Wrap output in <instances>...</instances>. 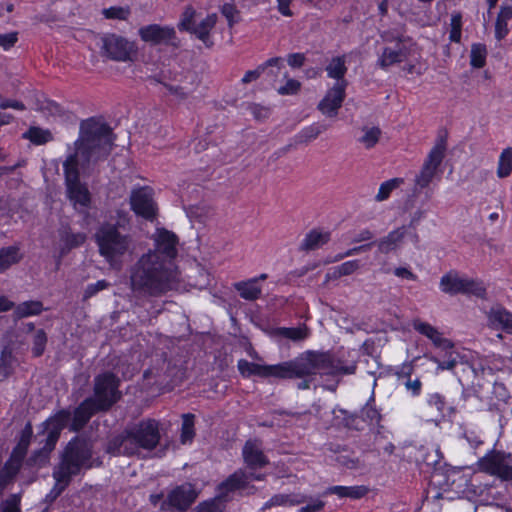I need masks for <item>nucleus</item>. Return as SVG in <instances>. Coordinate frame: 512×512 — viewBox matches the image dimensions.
Wrapping results in <instances>:
<instances>
[{
  "label": "nucleus",
  "instance_id": "nucleus-1",
  "mask_svg": "<svg viewBox=\"0 0 512 512\" xmlns=\"http://www.w3.org/2000/svg\"><path fill=\"white\" fill-rule=\"evenodd\" d=\"M113 144L112 129L99 119L89 118L80 123L78 138L67 146L68 154L63 162L65 192L76 211L86 213L92 202L87 184L80 180L79 167L107 158Z\"/></svg>",
  "mask_w": 512,
  "mask_h": 512
},
{
  "label": "nucleus",
  "instance_id": "nucleus-2",
  "mask_svg": "<svg viewBox=\"0 0 512 512\" xmlns=\"http://www.w3.org/2000/svg\"><path fill=\"white\" fill-rule=\"evenodd\" d=\"M129 278L135 297H160L176 288L179 271L156 261L153 254H143L130 268Z\"/></svg>",
  "mask_w": 512,
  "mask_h": 512
},
{
  "label": "nucleus",
  "instance_id": "nucleus-3",
  "mask_svg": "<svg viewBox=\"0 0 512 512\" xmlns=\"http://www.w3.org/2000/svg\"><path fill=\"white\" fill-rule=\"evenodd\" d=\"M358 354L341 348L335 352L308 350L294 358L295 378L306 376H343L356 373Z\"/></svg>",
  "mask_w": 512,
  "mask_h": 512
},
{
  "label": "nucleus",
  "instance_id": "nucleus-4",
  "mask_svg": "<svg viewBox=\"0 0 512 512\" xmlns=\"http://www.w3.org/2000/svg\"><path fill=\"white\" fill-rule=\"evenodd\" d=\"M160 424L155 419H143L126 427L122 434L114 437L107 446L113 455H139L142 450L151 451L160 442Z\"/></svg>",
  "mask_w": 512,
  "mask_h": 512
},
{
  "label": "nucleus",
  "instance_id": "nucleus-5",
  "mask_svg": "<svg viewBox=\"0 0 512 512\" xmlns=\"http://www.w3.org/2000/svg\"><path fill=\"white\" fill-rule=\"evenodd\" d=\"M92 450L90 444L79 438L72 439L66 446L60 463L53 470L55 485L46 495L45 501L52 503L69 485L73 476L90 467Z\"/></svg>",
  "mask_w": 512,
  "mask_h": 512
},
{
  "label": "nucleus",
  "instance_id": "nucleus-6",
  "mask_svg": "<svg viewBox=\"0 0 512 512\" xmlns=\"http://www.w3.org/2000/svg\"><path fill=\"white\" fill-rule=\"evenodd\" d=\"M99 254L105 259L109 267L121 270L124 257L134 251V242L131 235L120 231L117 224L102 223L94 234Z\"/></svg>",
  "mask_w": 512,
  "mask_h": 512
},
{
  "label": "nucleus",
  "instance_id": "nucleus-7",
  "mask_svg": "<svg viewBox=\"0 0 512 512\" xmlns=\"http://www.w3.org/2000/svg\"><path fill=\"white\" fill-rule=\"evenodd\" d=\"M381 39L387 43L378 55L376 65L387 70L389 67L405 61L411 53L413 42L411 38L393 30L381 33Z\"/></svg>",
  "mask_w": 512,
  "mask_h": 512
},
{
  "label": "nucleus",
  "instance_id": "nucleus-8",
  "mask_svg": "<svg viewBox=\"0 0 512 512\" xmlns=\"http://www.w3.org/2000/svg\"><path fill=\"white\" fill-rule=\"evenodd\" d=\"M217 15L215 13L207 14L200 18V13L192 5H187L182 11L177 28L181 32H188L194 35L203 44L210 48L213 41L210 38L211 31L217 23Z\"/></svg>",
  "mask_w": 512,
  "mask_h": 512
},
{
  "label": "nucleus",
  "instance_id": "nucleus-9",
  "mask_svg": "<svg viewBox=\"0 0 512 512\" xmlns=\"http://www.w3.org/2000/svg\"><path fill=\"white\" fill-rule=\"evenodd\" d=\"M120 379L114 373L106 371L94 378L92 401L101 411L109 410L122 396L119 390Z\"/></svg>",
  "mask_w": 512,
  "mask_h": 512
},
{
  "label": "nucleus",
  "instance_id": "nucleus-10",
  "mask_svg": "<svg viewBox=\"0 0 512 512\" xmlns=\"http://www.w3.org/2000/svg\"><path fill=\"white\" fill-rule=\"evenodd\" d=\"M153 249L146 254L156 256V261H161L170 268H178L175 260L179 253V237L173 232L163 227H158L152 235Z\"/></svg>",
  "mask_w": 512,
  "mask_h": 512
},
{
  "label": "nucleus",
  "instance_id": "nucleus-11",
  "mask_svg": "<svg viewBox=\"0 0 512 512\" xmlns=\"http://www.w3.org/2000/svg\"><path fill=\"white\" fill-rule=\"evenodd\" d=\"M70 417L71 412L68 409H62L46 421L50 430L46 435L45 445L40 450L36 451L29 459L33 465L42 466L48 462L49 454L55 448L61 430L68 426Z\"/></svg>",
  "mask_w": 512,
  "mask_h": 512
},
{
  "label": "nucleus",
  "instance_id": "nucleus-12",
  "mask_svg": "<svg viewBox=\"0 0 512 512\" xmlns=\"http://www.w3.org/2000/svg\"><path fill=\"white\" fill-rule=\"evenodd\" d=\"M446 151V140L438 138L436 143L428 153L420 171L414 179L413 192L416 194L420 190L429 186L432 182L439 166L441 165Z\"/></svg>",
  "mask_w": 512,
  "mask_h": 512
},
{
  "label": "nucleus",
  "instance_id": "nucleus-13",
  "mask_svg": "<svg viewBox=\"0 0 512 512\" xmlns=\"http://www.w3.org/2000/svg\"><path fill=\"white\" fill-rule=\"evenodd\" d=\"M239 372L243 376L256 375L263 378L290 379L294 375V359L274 365H262L240 359L237 364Z\"/></svg>",
  "mask_w": 512,
  "mask_h": 512
},
{
  "label": "nucleus",
  "instance_id": "nucleus-14",
  "mask_svg": "<svg viewBox=\"0 0 512 512\" xmlns=\"http://www.w3.org/2000/svg\"><path fill=\"white\" fill-rule=\"evenodd\" d=\"M478 468L502 480L512 479V454L501 450H491L478 460Z\"/></svg>",
  "mask_w": 512,
  "mask_h": 512
},
{
  "label": "nucleus",
  "instance_id": "nucleus-15",
  "mask_svg": "<svg viewBox=\"0 0 512 512\" xmlns=\"http://www.w3.org/2000/svg\"><path fill=\"white\" fill-rule=\"evenodd\" d=\"M440 289L442 292L455 294H473L477 297H484L485 288L481 283L459 276L457 272L450 271L440 279Z\"/></svg>",
  "mask_w": 512,
  "mask_h": 512
},
{
  "label": "nucleus",
  "instance_id": "nucleus-16",
  "mask_svg": "<svg viewBox=\"0 0 512 512\" xmlns=\"http://www.w3.org/2000/svg\"><path fill=\"white\" fill-rule=\"evenodd\" d=\"M97 45L103 56L115 61H128L135 52L133 43L115 34L103 35Z\"/></svg>",
  "mask_w": 512,
  "mask_h": 512
},
{
  "label": "nucleus",
  "instance_id": "nucleus-17",
  "mask_svg": "<svg viewBox=\"0 0 512 512\" xmlns=\"http://www.w3.org/2000/svg\"><path fill=\"white\" fill-rule=\"evenodd\" d=\"M139 37L142 41L151 45H165L178 48L180 40L177 37L176 30L173 26L149 24L142 26L138 30Z\"/></svg>",
  "mask_w": 512,
  "mask_h": 512
},
{
  "label": "nucleus",
  "instance_id": "nucleus-18",
  "mask_svg": "<svg viewBox=\"0 0 512 512\" xmlns=\"http://www.w3.org/2000/svg\"><path fill=\"white\" fill-rule=\"evenodd\" d=\"M130 203L132 210L147 220H153L156 216V206L153 200L152 190L148 187H141L133 190Z\"/></svg>",
  "mask_w": 512,
  "mask_h": 512
},
{
  "label": "nucleus",
  "instance_id": "nucleus-19",
  "mask_svg": "<svg viewBox=\"0 0 512 512\" xmlns=\"http://www.w3.org/2000/svg\"><path fill=\"white\" fill-rule=\"evenodd\" d=\"M348 83L340 82L334 85L326 92L323 99L319 102L318 110L327 117H335L341 108L346 96Z\"/></svg>",
  "mask_w": 512,
  "mask_h": 512
},
{
  "label": "nucleus",
  "instance_id": "nucleus-20",
  "mask_svg": "<svg viewBox=\"0 0 512 512\" xmlns=\"http://www.w3.org/2000/svg\"><path fill=\"white\" fill-rule=\"evenodd\" d=\"M198 492L191 483H184L174 488L167 496L170 507L179 511H186L197 499Z\"/></svg>",
  "mask_w": 512,
  "mask_h": 512
},
{
  "label": "nucleus",
  "instance_id": "nucleus-21",
  "mask_svg": "<svg viewBox=\"0 0 512 512\" xmlns=\"http://www.w3.org/2000/svg\"><path fill=\"white\" fill-rule=\"evenodd\" d=\"M242 456L244 463L251 470L263 468L269 463L263 452L262 443L257 439L246 441L242 449Z\"/></svg>",
  "mask_w": 512,
  "mask_h": 512
},
{
  "label": "nucleus",
  "instance_id": "nucleus-22",
  "mask_svg": "<svg viewBox=\"0 0 512 512\" xmlns=\"http://www.w3.org/2000/svg\"><path fill=\"white\" fill-rule=\"evenodd\" d=\"M96 404L92 401V397L86 398L71 414L69 428L71 431H80L92 418L93 415L100 412Z\"/></svg>",
  "mask_w": 512,
  "mask_h": 512
},
{
  "label": "nucleus",
  "instance_id": "nucleus-23",
  "mask_svg": "<svg viewBox=\"0 0 512 512\" xmlns=\"http://www.w3.org/2000/svg\"><path fill=\"white\" fill-rule=\"evenodd\" d=\"M248 486V475L243 469H238L222 481L216 488V493L227 503L230 494Z\"/></svg>",
  "mask_w": 512,
  "mask_h": 512
},
{
  "label": "nucleus",
  "instance_id": "nucleus-24",
  "mask_svg": "<svg viewBox=\"0 0 512 512\" xmlns=\"http://www.w3.org/2000/svg\"><path fill=\"white\" fill-rule=\"evenodd\" d=\"M413 328L419 334L427 337L433 345L441 350H448L454 348V344L451 340L443 337V334L434 326L427 322L415 320L413 322Z\"/></svg>",
  "mask_w": 512,
  "mask_h": 512
},
{
  "label": "nucleus",
  "instance_id": "nucleus-25",
  "mask_svg": "<svg viewBox=\"0 0 512 512\" xmlns=\"http://www.w3.org/2000/svg\"><path fill=\"white\" fill-rule=\"evenodd\" d=\"M408 227L403 225L390 231L386 236L373 242L377 245L378 252L381 254H389L396 251L402 244L407 235Z\"/></svg>",
  "mask_w": 512,
  "mask_h": 512
},
{
  "label": "nucleus",
  "instance_id": "nucleus-26",
  "mask_svg": "<svg viewBox=\"0 0 512 512\" xmlns=\"http://www.w3.org/2000/svg\"><path fill=\"white\" fill-rule=\"evenodd\" d=\"M488 323L494 329L512 334V313L500 306L491 308L488 313Z\"/></svg>",
  "mask_w": 512,
  "mask_h": 512
},
{
  "label": "nucleus",
  "instance_id": "nucleus-27",
  "mask_svg": "<svg viewBox=\"0 0 512 512\" xmlns=\"http://www.w3.org/2000/svg\"><path fill=\"white\" fill-rule=\"evenodd\" d=\"M369 492L368 487L364 485L356 486H330L328 487L323 495H337L339 498H350V499H361Z\"/></svg>",
  "mask_w": 512,
  "mask_h": 512
},
{
  "label": "nucleus",
  "instance_id": "nucleus-28",
  "mask_svg": "<svg viewBox=\"0 0 512 512\" xmlns=\"http://www.w3.org/2000/svg\"><path fill=\"white\" fill-rule=\"evenodd\" d=\"M331 234L328 231L313 229L308 232L301 242L300 249L304 251L316 250L330 240Z\"/></svg>",
  "mask_w": 512,
  "mask_h": 512
},
{
  "label": "nucleus",
  "instance_id": "nucleus-29",
  "mask_svg": "<svg viewBox=\"0 0 512 512\" xmlns=\"http://www.w3.org/2000/svg\"><path fill=\"white\" fill-rule=\"evenodd\" d=\"M13 308V317L16 320L31 316H38L45 310L43 303L38 300L24 301L18 305L14 304Z\"/></svg>",
  "mask_w": 512,
  "mask_h": 512
},
{
  "label": "nucleus",
  "instance_id": "nucleus-30",
  "mask_svg": "<svg viewBox=\"0 0 512 512\" xmlns=\"http://www.w3.org/2000/svg\"><path fill=\"white\" fill-rule=\"evenodd\" d=\"M307 496L304 494H275L263 505V510L274 506H295L304 503Z\"/></svg>",
  "mask_w": 512,
  "mask_h": 512
},
{
  "label": "nucleus",
  "instance_id": "nucleus-31",
  "mask_svg": "<svg viewBox=\"0 0 512 512\" xmlns=\"http://www.w3.org/2000/svg\"><path fill=\"white\" fill-rule=\"evenodd\" d=\"M234 287L240 297L248 301L257 300L262 294V288L257 284V279L237 282Z\"/></svg>",
  "mask_w": 512,
  "mask_h": 512
},
{
  "label": "nucleus",
  "instance_id": "nucleus-32",
  "mask_svg": "<svg viewBox=\"0 0 512 512\" xmlns=\"http://www.w3.org/2000/svg\"><path fill=\"white\" fill-rule=\"evenodd\" d=\"M326 72L329 78L336 80L335 83H348L347 80L344 78L347 72L345 56L333 57L326 66Z\"/></svg>",
  "mask_w": 512,
  "mask_h": 512
},
{
  "label": "nucleus",
  "instance_id": "nucleus-33",
  "mask_svg": "<svg viewBox=\"0 0 512 512\" xmlns=\"http://www.w3.org/2000/svg\"><path fill=\"white\" fill-rule=\"evenodd\" d=\"M22 259L19 246L12 245L0 249V273H3L12 265L17 264Z\"/></svg>",
  "mask_w": 512,
  "mask_h": 512
},
{
  "label": "nucleus",
  "instance_id": "nucleus-34",
  "mask_svg": "<svg viewBox=\"0 0 512 512\" xmlns=\"http://www.w3.org/2000/svg\"><path fill=\"white\" fill-rule=\"evenodd\" d=\"M329 126L325 123H313L304 127L297 135L296 141L298 143H308L316 139L320 134L325 132Z\"/></svg>",
  "mask_w": 512,
  "mask_h": 512
},
{
  "label": "nucleus",
  "instance_id": "nucleus-35",
  "mask_svg": "<svg viewBox=\"0 0 512 512\" xmlns=\"http://www.w3.org/2000/svg\"><path fill=\"white\" fill-rule=\"evenodd\" d=\"M277 335L292 340L294 342H300L307 339L310 335V331L306 325L298 327H280L276 329Z\"/></svg>",
  "mask_w": 512,
  "mask_h": 512
},
{
  "label": "nucleus",
  "instance_id": "nucleus-36",
  "mask_svg": "<svg viewBox=\"0 0 512 512\" xmlns=\"http://www.w3.org/2000/svg\"><path fill=\"white\" fill-rule=\"evenodd\" d=\"M280 64H281V58L280 57L270 58L267 61H265L264 63H262L261 65H259L256 69L248 70L244 74L243 78L241 79V82L243 84L251 83V82L257 80L265 72V70L268 67H274L275 66V67L279 68Z\"/></svg>",
  "mask_w": 512,
  "mask_h": 512
},
{
  "label": "nucleus",
  "instance_id": "nucleus-37",
  "mask_svg": "<svg viewBox=\"0 0 512 512\" xmlns=\"http://www.w3.org/2000/svg\"><path fill=\"white\" fill-rule=\"evenodd\" d=\"M23 138L29 140L34 145H43L50 142L53 137L48 129L32 126L25 133Z\"/></svg>",
  "mask_w": 512,
  "mask_h": 512
},
{
  "label": "nucleus",
  "instance_id": "nucleus-38",
  "mask_svg": "<svg viewBox=\"0 0 512 512\" xmlns=\"http://www.w3.org/2000/svg\"><path fill=\"white\" fill-rule=\"evenodd\" d=\"M362 136L359 137L358 141L366 148H373L379 141L382 131L377 126H364L362 128Z\"/></svg>",
  "mask_w": 512,
  "mask_h": 512
},
{
  "label": "nucleus",
  "instance_id": "nucleus-39",
  "mask_svg": "<svg viewBox=\"0 0 512 512\" xmlns=\"http://www.w3.org/2000/svg\"><path fill=\"white\" fill-rule=\"evenodd\" d=\"M444 351V360L441 361L435 356H430L429 360L437 364V370H452L458 364L460 355L458 352L454 351L453 348Z\"/></svg>",
  "mask_w": 512,
  "mask_h": 512
},
{
  "label": "nucleus",
  "instance_id": "nucleus-40",
  "mask_svg": "<svg viewBox=\"0 0 512 512\" xmlns=\"http://www.w3.org/2000/svg\"><path fill=\"white\" fill-rule=\"evenodd\" d=\"M512 172V147L505 148L498 160L497 176L506 178Z\"/></svg>",
  "mask_w": 512,
  "mask_h": 512
},
{
  "label": "nucleus",
  "instance_id": "nucleus-41",
  "mask_svg": "<svg viewBox=\"0 0 512 512\" xmlns=\"http://www.w3.org/2000/svg\"><path fill=\"white\" fill-rule=\"evenodd\" d=\"M195 436L194 430V415L193 414H183L182 416V427H181V435L180 441L182 444H189L193 441Z\"/></svg>",
  "mask_w": 512,
  "mask_h": 512
},
{
  "label": "nucleus",
  "instance_id": "nucleus-42",
  "mask_svg": "<svg viewBox=\"0 0 512 512\" xmlns=\"http://www.w3.org/2000/svg\"><path fill=\"white\" fill-rule=\"evenodd\" d=\"M226 502L216 493L215 497L199 503L195 512H223Z\"/></svg>",
  "mask_w": 512,
  "mask_h": 512
},
{
  "label": "nucleus",
  "instance_id": "nucleus-43",
  "mask_svg": "<svg viewBox=\"0 0 512 512\" xmlns=\"http://www.w3.org/2000/svg\"><path fill=\"white\" fill-rule=\"evenodd\" d=\"M403 183V178H392L387 181H384L380 185L378 193L375 196L376 201L381 202L388 199L391 192L400 187Z\"/></svg>",
  "mask_w": 512,
  "mask_h": 512
},
{
  "label": "nucleus",
  "instance_id": "nucleus-44",
  "mask_svg": "<svg viewBox=\"0 0 512 512\" xmlns=\"http://www.w3.org/2000/svg\"><path fill=\"white\" fill-rule=\"evenodd\" d=\"M462 36V15L459 12L451 14L449 40L451 42L460 43Z\"/></svg>",
  "mask_w": 512,
  "mask_h": 512
},
{
  "label": "nucleus",
  "instance_id": "nucleus-45",
  "mask_svg": "<svg viewBox=\"0 0 512 512\" xmlns=\"http://www.w3.org/2000/svg\"><path fill=\"white\" fill-rule=\"evenodd\" d=\"M487 50L483 44H473L470 53V64L474 68H482L486 63Z\"/></svg>",
  "mask_w": 512,
  "mask_h": 512
},
{
  "label": "nucleus",
  "instance_id": "nucleus-46",
  "mask_svg": "<svg viewBox=\"0 0 512 512\" xmlns=\"http://www.w3.org/2000/svg\"><path fill=\"white\" fill-rule=\"evenodd\" d=\"M362 418L370 424H378L381 420V414L374 404V398L371 397L361 410Z\"/></svg>",
  "mask_w": 512,
  "mask_h": 512
},
{
  "label": "nucleus",
  "instance_id": "nucleus-47",
  "mask_svg": "<svg viewBox=\"0 0 512 512\" xmlns=\"http://www.w3.org/2000/svg\"><path fill=\"white\" fill-rule=\"evenodd\" d=\"M47 343V335L43 329H39L36 331L34 337H33V346H32V353L35 357L41 356L46 347Z\"/></svg>",
  "mask_w": 512,
  "mask_h": 512
},
{
  "label": "nucleus",
  "instance_id": "nucleus-48",
  "mask_svg": "<svg viewBox=\"0 0 512 512\" xmlns=\"http://www.w3.org/2000/svg\"><path fill=\"white\" fill-rule=\"evenodd\" d=\"M22 463L14 460L13 458H9L5 463L3 472L0 476V479L3 481L11 480L20 470Z\"/></svg>",
  "mask_w": 512,
  "mask_h": 512
},
{
  "label": "nucleus",
  "instance_id": "nucleus-49",
  "mask_svg": "<svg viewBox=\"0 0 512 512\" xmlns=\"http://www.w3.org/2000/svg\"><path fill=\"white\" fill-rule=\"evenodd\" d=\"M86 240V235L84 233H65L62 236V241L64 242L67 249L75 248L82 245Z\"/></svg>",
  "mask_w": 512,
  "mask_h": 512
},
{
  "label": "nucleus",
  "instance_id": "nucleus-50",
  "mask_svg": "<svg viewBox=\"0 0 512 512\" xmlns=\"http://www.w3.org/2000/svg\"><path fill=\"white\" fill-rule=\"evenodd\" d=\"M221 13L227 19L229 26H233L239 20V10L234 3L223 4Z\"/></svg>",
  "mask_w": 512,
  "mask_h": 512
},
{
  "label": "nucleus",
  "instance_id": "nucleus-51",
  "mask_svg": "<svg viewBox=\"0 0 512 512\" xmlns=\"http://www.w3.org/2000/svg\"><path fill=\"white\" fill-rule=\"evenodd\" d=\"M28 447L27 438L25 436L21 437L17 446L13 449L10 458H13L14 460L22 463L26 456Z\"/></svg>",
  "mask_w": 512,
  "mask_h": 512
},
{
  "label": "nucleus",
  "instance_id": "nucleus-52",
  "mask_svg": "<svg viewBox=\"0 0 512 512\" xmlns=\"http://www.w3.org/2000/svg\"><path fill=\"white\" fill-rule=\"evenodd\" d=\"M110 286V283L106 280H98L95 283H91L87 285L84 291V299H89L95 296L98 292L107 289Z\"/></svg>",
  "mask_w": 512,
  "mask_h": 512
},
{
  "label": "nucleus",
  "instance_id": "nucleus-53",
  "mask_svg": "<svg viewBox=\"0 0 512 512\" xmlns=\"http://www.w3.org/2000/svg\"><path fill=\"white\" fill-rule=\"evenodd\" d=\"M301 88V83L295 79H287L285 85L278 88L277 92L280 95H294L298 93Z\"/></svg>",
  "mask_w": 512,
  "mask_h": 512
},
{
  "label": "nucleus",
  "instance_id": "nucleus-54",
  "mask_svg": "<svg viewBox=\"0 0 512 512\" xmlns=\"http://www.w3.org/2000/svg\"><path fill=\"white\" fill-rule=\"evenodd\" d=\"M403 385L408 393H410L413 397L419 396L422 390V382L419 378L412 380L411 378H407L403 381Z\"/></svg>",
  "mask_w": 512,
  "mask_h": 512
},
{
  "label": "nucleus",
  "instance_id": "nucleus-55",
  "mask_svg": "<svg viewBox=\"0 0 512 512\" xmlns=\"http://www.w3.org/2000/svg\"><path fill=\"white\" fill-rule=\"evenodd\" d=\"M360 267L359 260H349L338 265V273L342 276H348L356 272Z\"/></svg>",
  "mask_w": 512,
  "mask_h": 512
},
{
  "label": "nucleus",
  "instance_id": "nucleus-56",
  "mask_svg": "<svg viewBox=\"0 0 512 512\" xmlns=\"http://www.w3.org/2000/svg\"><path fill=\"white\" fill-rule=\"evenodd\" d=\"M428 404L431 407H435L440 413H444L446 410L445 398L439 393L430 394L428 397Z\"/></svg>",
  "mask_w": 512,
  "mask_h": 512
},
{
  "label": "nucleus",
  "instance_id": "nucleus-57",
  "mask_svg": "<svg viewBox=\"0 0 512 512\" xmlns=\"http://www.w3.org/2000/svg\"><path fill=\"white\" fill-rule=\"evenodd\" d=\"M0 108L3 110L12 108L15 110L24 111L26 106L21 101L3 98L0 96Z\"/></svg>",
  "mask_w": 512,
  "mask_h": 512
},
{
  "label": "nucleus",
  "instance_id": "nucleus-58",
  "mask_svg": "<svg viewBox=\"0 0 512 512\" xmlns=\"http://www.w3.org/2000/svg\"><path fill=\"white\" fill-rule=\"evenodd\" d=\"M104 15L108 19H125L128 11L121 7H110L104 10Z\"/></svg>",
  "mask_w": 512,
  "mask_h": 512
},
{
  "label": "nucleus",
  "instance_id": "nucleus-59",
  "mask_svg": "<svg viewBox=\"0 0 512 512\" xmlns=\"http://www.w3.org/2000/svg\"><path fill=\"white\" fill-rule=\"evenodd\" d=\"M393 274L400 278L410 281H416L417 275L412 272V270L409 267H396L393 271Z\"/></svg>",
  "mask_w": 512,
  "mask_h": 512
},
{
  "label": "nucleus",
  "instance_id": "nucleus-60",
  "mask_svg": "<svg viewBox=\"0 0 512 512\" xmlns=\"http://www.w3.org/2000/svg\"><path fill=\"white\" fill-rule=\"evenodd\" d=\"M306 57L304 53H291L287 56V63L291 68H300L304 65Z\"/></svg>",
  "mask_w": 512,
  "mask_h": 512
},
{
  "label": "nucleus",
  "instance_id": "nucleus-61",
  "mask_svg": "<svg viewBox=\"0 0 512 512\" xmlns=\"http://www.w3.org/2000/svg\"><path fill=\"white\" fill-rule=\"evenodd\" d=\"M324 506L325 503L322 500L318 498H311L310 502L307 505L301 507L298 512H319L324 508Z\"/></svg>",
  "mask_w": 512,
  "mask_h": 512
},
{
  "label": "nucleus",
  "instance_id": "nucleus-62",
  "mask_svg": "<svg viewBox=\"0 0 512 512\" xmlns=\"http://www.w3.org/2000/svg\"><path fill=\"white\" fill-rule=\"evenodd\" d=\"M17 33L0 34V46L8 50L17 42Z\"/></svg>",
  "mask_w": 512,
  "mask_h": 512
},
{
  "label": "nucleus",
  "instance_id": "nucleus-63",
  "mask_svg": "<svg viewBox=\"0 0 512 512\" xmlns=\"http://www.w3.org/2000/svg\"><path fill=\"white\" fill-rule=\"evenodd\" d=\"M508 21L497 18L495 23V37L497 40H502L508 34Z\"/></svg>",
  "mask_w": 512,
  "mask_h": 512
},
{
  "label": "nucleus",
  "instance_id": "nucleus-64",
  "mask_svg": "<svg viewBox=\"0 0 512 512\" xmlns=\"http://www.w3.org/2000/svg\"><path fill=\"white\" fill-rule=\"evenodd\" d=\"M412 372L413 366L409 363H404L396 369L395 375L398 380L405 381L407 378H410Z\"/></svg>",
  "mask_w": 512,
  "mask_h": 512
}]
</instances>
